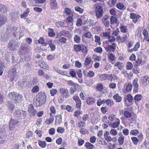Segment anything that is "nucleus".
Instances as JSON below:
<instances>
[{
  "label": "nucleus",
  "instance_id": "11",
  "mask_svg": "<svg viewBox=\"0 0 149 149\" xmlns=\"http://www.w3.org/2000/svg\"><path fill=\"white\" fill-rule=\"evenodd\" d=\"M17 118L13 119L11 118L9 123V127L10 130H12L15 128V126L19 123Z\"/></svg>",
  "mask_w": 149,
  "mask_h": 149
},
{
  "label": "nucleus",
  "instance_id": "55",
  "mask_svg": "<svg viewBox=\"0 0 149 149\" xmlns=\"http://www.w3.org/2000/svg\"><path fill=\"white\" fill-rule=\"evenodd\" d=\"M132 88V86L130 83H128L126 86V90L127 91L129 92L130 91Z\"/></svg>",
  "mask_w": 149,
  "mask_h": 149
},
{
  "label": "nucleus",
  "instance_id": "22",
  "mask_svg": "<svg viewBox=\"0 0 149 149\" xmlns=\"http://www.w3.org/2000/svg\"><path fill=\"white\" fill-rule=\"evenodd\" d=\"M7 20V18L4 15H0V26L4 24Z\"/></svg>",
  "mask_w": 149,
  "mask_h": 149
},
{
  "label": "nucleus",
  "instance_id": "1",
  "mask_svg": "<svg viewBox=\"0 0 149 149\" xmlns=\"http://www.w3.org/2000/svg\"><path fill=\"white\" fill-rule=\"evenodd\" d=\"M26 111L21 109H16L15 113V118L18 119H24L26 117Z\"/></svg>",
  "mask_w": 149,
  "mask_h": 149
},
{
  "label": "nucleus",
  "instance_id": "43",
  "mask_svg": "<svg viewBox=\"0 0 149 149\" xmlns=\"http://www.w3.org/2000/svg\"><path fill=\"white\" fill-rule=\"evenodd\" d=\"M91 60L90 58L87 56L84 63V65L87 66L89 65L91 62Z\"/></svg>",
  "mask_w": 149,
  "mask_h": 149
},
{
  "label": "nucleus",
  "instance_id": "15",
  "mask_svg": "<svg viewBox=\"0 0 149 149\" xmlns=\"http://www.w3.org/2000/svg\"><path fill=\"white\" fill-rule=\"evenodd\" d=\"M6 128L3 126L0 127V139H3L5 138L6 135Z\"/></svg>",
  "mask_w": 149,
  "mask_h": 149
},
{
  "label": "nucleus",
  "instance_id": "56",
  "mask_svg": "<svg viewBox=\"0 0 149 149\" xmlns=\"http://www.w3.org/2000/svg\"><path fill=\"white\" fill-rule=\"evenodd\" d=\"M115 115L114 114H111L109 115L108 119L111 121H113L116 119Z\"/></svg>",
  "mask_w": 149,
  "mask_h": 149
},
{
  "label": "nucleus",
  "instance_id": "36",
  "mask_svg": "<svg viewBox=\"0 0 149 149\" xmlns=\"http://www.w3.org/2000/svg\"><path fill=\"white\" fill-rule=\"evenodd\" d=\"M30 11L29 9V8L26 9L25 11L24 12V13L21 15V18H24L27 17Z\"/></svg>",
  "mask_w": 149,
  "mask_h": 149
},
{
  "label": "nucleus",
  "instance_id": "44",
  "mask_svg": "<svg viewBox=\"0 0 149 149\" xmlns=\"http://www.w3.org/2000/svg\"><path fill=\"white\" fill-rule=\"evenodd\" d=\"M125 99L128 101L129 102H132L133 100V98L132 95L130 94H128L127 95Z\"/></svg>",
  "mask_w": 149,
  "mask_h": 149
},
{
  "label": "nucleus",
  "instance_id": "52",
  "mask_svg": "<svg viewBox=\"0 0 149 149\" xmlns=\"http://www.w3.org/2000/svg\"><path fill=\"white\" fill-rule=\"evenodd\" d=\"M74 40L76 42L79 43L80 42L81 38L79 36L76 35L74 37Z\"/></svg>",
  "mask_w": 149,
  "mask_h": 149
},
{
  "label": "nucleus",
  "instance_id": "24",
  "mask_svg": "<svg viewBox=\"0 0 149 149\" xmlns=\"http://www.w3.org/2000/svg\"><path fill=\"white\" fill-rule=\"evenodd\" d=\"M87 104L89 105H92L95 103V100L93 97H88L86 101Z\"/></svg>",
  "mask_w": 149,
  "mask_h": 149
},
{
  "label": "nucleus",
  "instance_id": "54",
  "mask_svg": "<svg viewBox=\"0 0 149 149\" xmlns=\"http://www.w3.org/2000/svg\"><path fill=\"white\" fill-rule=\"evenodd\" d=\"M39 87L38 86H35L33 87L32 89V92L33 93H37L39 91Z\"/></svg>",
  "mask_w": 149,
  "mask_h": 149
},
{
  "label": "nucleus",
  "instance_id": "29",
  "mask_svg": "<svg viewBox=\"0 0 149 149\" xmlns=\"http://www.w3.org/2000/svg\"><path fill=\"white\" fill-rule=\"evenodd\" d=\"M121 136L118 138V142L120 145H122L124 143V136L120 133Z\"/></svg>",
  "mask_w": 149,
  "mask_h": 149
},
{
  "label": "nucleus",
  "instance_id": "5",
  "mask_svg": "<svg viewBox=\"0 0 149 149\" xmlns=\"http://www.w3.org/2000/svg\"><path fill=\"white\" fill-rule=\"evenodd\" d=\"M112 45H107L105 47V49L107 52H114L115 51L116 48V44L114 43H112Z\"/></svg>",
  "mask_w": 149,
  "mask_h": 149
},
{
  "label": "nucleus",
  "instance_id": "7",
  "mask_svg": "<svg viewBox=\"0 0 149 149\" xmlns=\"http://www.w3.org/2000/svg\"><path fill=\"white\" fill-rule=\"evenodd\" d=\"M36 97L40 100V101H41L45 104L46 100V96L45 93L43 92L39 93L37 95Z\"/></svg>",
  "mask_w": 149,
  "mask_h": 149
},
{
  "label": "nucleus",
  "instance_id": "25",
  "mask_svg": "<svg viewBox=\"0 0 149 149\" xmlns=\"http://www.w3.org/2000/svg\"><path fill=\"white\" fill-rule=\"evenodd\" d=\"M44 104L41 101H40V100L36 97V101H34L33 104L36 107H39Z\"/></svg>",
  "mask_w": 149,
  "mask_h": 149
},
{
  "label": "nucleus",
  "instance_id": "33",
  "mask_svg": "<svg viewBox=\"0 0 149 149\" xmlns=\"http://www.w3.org/2000/svg\"><path fill=\"white\" fill-rule=\"evenodd\" d=\"M97 23V22L95 20L90 19L88 21V24L89 26H91L95 25Z\"/></svg>",
  "mask_w": 149,
  "mask_h": 149
},
{
  "label": "nucleus",
  "instance_id": "30",
  "mask_svg": "<svg viewBox=\"0 0 149 149\" xmlns=\"http://www.w3.org/2000/svg\"><path fill=\"white\" fill-rule=\"evenodd\" d=\"M142 97V95L141 94L136 95L134 97V100L135 101V103H136L137 101L139 102L141 100Z\"/></svg>",
  "mask_w": 149,
  "mask_h": 149
},
{
  "label": "nucleus",
  "instance_id": "58",
  "mask_svg": "<svg viewBox=\"0 0 149 149\" xmlns=\"http://www.w3.org/2000/svg\"><path fill=\"white\" fill-rule=\"evenodd\" d=\"M117 7L118 9L121 10L125 9L123 4L120 3H118L117 4Z\"/></svg>",
  "mask_w": 149,
  "mask_h": 149
},
{
  "label": "nucleus",
  "instance_id": "28",
  "mask_svg": "<svg viewBox=\"0 0 149 149\" xmlns=\"http://www.w3.org/2000/svg\"><path fill=\"white\" fill-rule=\"evenodd\" d=\"M113 98L116 102H120L122 100V97L118 94H116L113 96Z\"/></svg>",
  "mask_w": 149,
  "mask_h": 149
},
{
  "label": "nucleus",
  "instance_id": "20",
  "mask_svg": "<svg viewBox=\"0 0 149 149\" xmlns=\"http://www.w3.org/2000/svg\"><path fill=\"white\" fill-rule=\"evenodd\" d=\"M38 65L40 66L41 68H43L46 70H48L49 67H48L47 65L43 61L41 60L38 62Z\"/></svg>",
  "mask_w": 149,
  "mask_h": 149
},
{
  "label": "nucleus",
  "instance_id": "38",
  "mask_svg": "<svg viewBox=\"0 0 149 149\" xmlns=\"http://www.w3.org/2000/svg\"><path fill=\"white\" fill-rule=\"evenodd\" d=\"M38 143L39 146L42 148H45L46 146L47 145L45 141H42L40 140H38Z\"/></svg>",
  "mask_w": 149,
  "mask_h": 149
},
{
  "label": "nucleus",
  "instance_id": "53",
  "mask_svg": "<svg viewBox=\"0 0 149 149\" xmlns=\"http://www.w3.org/2000/svg\"><path fill=\"white\" fill-rule=\"evenodd\" d=\"M106 103L109 106L111 107L113 104V101L110 99H107L106 100Z\"/></svg>",
  "mask_w": 149,
  "mask_h": 149
},
{
  "label": "nucleus",
  "instance_id": "27",
  "mask_svg": "<svg viewBox=\"0 0 149 149\" xmlns=\"http://www.w3.org/2000/svg\"><path fill=\"white\" fill-rule=\"evenodd\" d=\"M48 43L51 51H54L56 49V47L55 45L53 43L52 40H49L48 42Z\"/></svg>",
  "mask_w": 149,
  "mask_h": 149
},
{
  "label": "nucleus",
  "instance_id": "46",
  "mask_svg": "<svg viewBox=\"0 0 149 149\" xmlns=\"http://www.w3.org/2000/svg\"><path fill=\"white\" fill-rule=\"evenodd\" d=\"M133 67V65L132 63L130 62H127L126 65V68L127 70H131L132 68Z\"/></svg>",
  "mask_w": 149,
  "mask_h": 149
},
{
  "label": "nucleus",
  "instance_id": "8",
  "mask_svg": "<svg viewBox=\"0 0 149 149\" xmlns=\"http://www.w3.org/2000/svg\"><path fill=\"white\" fill-rule=\"evenodd\" d=\"M19 85L23 88H28L30 83L25 79H23L19 83Z\"/></svg>",
  "mask_w": 149,
  "mask_h": 149
},
{
  "label": "nucleus",
  "instance_id": "40",
  "mask_svg": "<svg viewBox=\"0 0 149 149\" xmlns=\"http://www.w3.org/2000/svg\"><path fill=\"white\" fill-rule=\"evenodd\" d=\"M56 123H58L59 124L62 122V117L61 115H58L56 117Z\"/></svg>",
  "mask_w": 149,
  "mask_h": 149
},
{
  "label": "nucleus",
  "instance_id": "14",
  "mask_svg": "<svg viewBox=\"0 0 149 149\" xmlns=\"http://www.w3.org/2000/svg\"><path fill=\"white\" fill-rule=\"evenodd\" d=\"M69 36L70 33L68 31L63 30L57 34L56 37L57 38H59L62 36L69 37Z\"/></svg>",
  "mask_w": 149,
  "mask_h": 149
},
{
  "label": "nucleus",
  "instance_id": "4",
  "mask_svg": "<svg viewBox=\"0 0 149 149\" xmlns=\"http://www.w3.org/2000/svg\"><path fill=\"white\" fill-rule=\"evenodd\" d=\"M18 68H14L10 70L8 72L9 76L11 77L12 79V81L14 80V78H15L17 73L19 71Z\"/></svg>",
  "mask_w": 149,
  "mask_h": 149
},
{
  "label": "nucleus",
  "instance_id": "48",
  "mask_svg": "<svg viewBox=\"0 0 149 149\" xmlns=\"http://www.w3.org/2000/svg\"><path fill=\"white\" fill-rule=\"evenodd\" d=\"M123 114L124 116L127 118H130L131 116V114L130 112L127 111H125Z\"/></svg>",
  "mask_w": 149,
  "mask_h": 149
},
{
  "label": "nucleus",
  "instance_id": "2",
  "mask_svg": "<svg viewBox=\"0 0 149 149\" xmlns=\"http://www.w3.org/2000/svg\"><path fill=\"white\" fill-rule=\"evenodd\" d=\"M95 12L96 17L97 18H101L102 17L104 13L103 7L101 6L96 4Z\"/></svg>",
  "mask_w": 149,
  "mask_h": 149
},
{
  "label": "nucleus",
  "instance_id": "49",
  "mask_svg": "<svg viewBox=\"0 0 149 149\" xmlns=\"http://www.w3.org/2000/svg\"><path fill=\"white\" fill-rule=\"evenodd\" d=\"M81 45H74V50L77 52H79L81 50Z\"/></svg>",
  "mask_w": 149,
  "mask_h": 149
},
{
  "label": "nucleus",
  "instance_id": "17",
  "mask_svg": "<svg viewBox=\"0 0 149 149\" xmlns=\"http://www.w3.org/2000/svg\"><path fill=\"white\" fill-rule=\"evenodd\" d=\"M72 98L76 102V107L80 109L81 107V103L79 97L77 96H75L73 97Z\"/></svg>",
  "mask_w": 149,
  "mask_h": 149
},
{
  "label": "nucleus",
  "instance_id": "47",
  "mask_svg": "<svg viewBox=\"0 0 149 149\" xmlns=\"http://www.w3.org/2000/svg\"><path fill=\"white\" fill-rule=\"evenodd\" d=\"M97 90L99 91H102L103 89L102 84L101 83H99L97 85L96 87Z\"/></svg>",
  "mask_w": 149,
  "mask_h": 149
},
{
  "label": "nucleus",
  "instance_id": "21",
  "mask_svg": "<svg viewBox=\"0 0 149 149\" xmlns=\"http://www.w3.org/2000/svg\"><path fill=\"white\" fill-rule=\"evenodd\" d=\"M136 62L137 63V65H134V67L137 68V67L140 65H143L144 63L142 60V58L140 57H137L136 60Z\"/></svg>",
  "mask_w": 149,
  "mask_h": 149
},
{
  "label": "nucleus",
  "instance_id": "26",
  "mask_svg": "<svg viewBox=\"0 0 149 149\" xmlns=\"http://www.w3.org/2000/svg\"><path fill=\"white\" fill-rule=\"evenodd\" d=\"M8 109L13 111L15 108V106L13 105L11 102L8 101L6 104Z\"/></svg>",
  "mask_w": 149,
  "mask_h": 149
},
{
  "label": "nucleus",
  "instance_id": "63",
  "mask_svg": "<svg viewBox=\"0 0 149 149\" xmlns=\"http://www.w3.org/2000/svg\"><path fill=\"white\" fill-rule=\"evenodd\" d=\"M56 72L59 74H60L63 75H66L67 74V72L61 70L60 69L57 70Z\"/></svg>",
  "mask_w": 149,
  "mask_h": 149
},
{
  "label": "nucleus",
  "instance_id": "12",
  "mask_svg": "<svg viewBox=\"0 0 149 149\" xmlns=\"http://www.w3.org/2000/svg\"><path fill=\"white\" fill-rule=\"evenodd\" d=\"M45 0H33L30 2L32 5L35 6H40L43 3Z\"/></svg>",
  "mask_w": 149,
  "mask_h": 149
},
{
  "label": "nucleus",
  "instance_id": "9",
  "mask_svg": "<svg viewBox=\"0 0 149 149\" xmlns=\"http://www.w3.org/2000/svg\"><path fill=\"white\" fill-rule=\"evenodd\" d=\"M138 79L137 78H135L133 81L132 85L133 87V91L134 92L136 93L138 92L139 85L138 83Z\"/></svg>",
  "mask_w": 149,
  "mask_h": 149
},
{
  "label": "nucleus",
  "instance_id": "60",
  "mask_svg": "<svg viewBox=\"0 0 149 149\" xmlns=\"http://www.w3.org/2000/svg\"><path fill=\"white\" fill-rule=\"evenodd\" d=\"M140 47L139 42H137L134 46L133 49L134 51H136Z\"/></svg>",
  "mask_w": 149,
  "mask_h": 149
},
{
  "label": "nucleus",
  "instance_id": "41",
  "mask_svg": "<svg viewBox=\"0 0 149 149\" xmlns=\"http://www.w3.org/2000/svg\"><path fill=\"white\" fill-rule=\"evenodd\" d=\"M120 32L122 33H126L127 32V29L124 26L120 25Z\"/></svg>",
  "mask_w": 149,
  "mask_h": 149
},
{
  "label": "nucleus",
  "instance_id": "19",
  "mask_svg": "<svg viewBox=\"0 0 149 149\" xmlns=\"http://www.w3.org/2000/svg\"><path fill=\"white\" fill-rule=\"evenodd\" d=\"M50 115L49 118L47 119L45 121V123L47 125H50L52 123L54 120V115H52V113H50Z\"/></svg>",
  "mask_w": 149,
  "mask_h": 149
},
{
  "label": "nucleus",
  "instance_id": "35",
  "mask_svg": "<svg viewBox=\"0 0 149 149\" xmlns=\"http://www.w3.org/2000/svg\"><path fill=\"white\" fill-rule=\"evenodd\" d=\"M49 30L48 33V36L50 37H54L55 36V33L54 32L53 29H49Z\"/></svg>",
  "mask_w": 149,
  "mask_h": 149
},
{
  "label": "nucleus",
  "instance_id": "16",
  "mask_svg": "<svg viewBox=\"0 0 149 149\" xmlns=\"http://www.w3.org/2000/svg\"><path fill=\"white\" fill-rule=\"evenodd\" d=\"M140 17V16L139 15L133 13H131L130 14V17L133 19L132 21L135 23L137 22Z\"/></svg>",
  "mask_w": 149,
  "mask_h": 149
},
{
  "label": "nucleus",
  "instance_id": "18",
  "mask_svg": "<svg viewBox=\"0 0 149 149\" xmlns=\"http://www.w3.org/2000/svg\"><path fill=\"white\" fill-rule=\"evenodd\" d=\"M49 5L51 9H54L57 8V3L56 0H49Z\"/></svg>",
  "mask_w": 149,
  "mask_h": 149
},
{
  "label": "nucleus",
  "instance_id": "3",
  "mask_svg": "<svg viewBox=\"0 0 149 149\" xmlns=\"http://www.w3.org/2000/svg\"><path fill=\"white\" fill-rule=\"evenodd\" d=\"M8 96L10 100H13V102H14L16 104L18 103L19 102L18 97L22 98L23 96L20 94L16 95L15 92H12L9 94Z\"/></svg>",
  "mask_w": 149,
  "mask_h": 149
},
{
  "label": "nucleus",
  "instance_id": "59",
  "mask_svg": "<svg viewBox=\"0 0 149 149\" xmlns=\"http://www.w3.org/2000/svg\"><path fill=\"white\" fill-rule=\"evenodd\" d=\"M94 51L98 53H101L102 52V49L100 47H97L94 49Z\"/></svg>",
  "mask_w": 149,
  "mask_h": 149
},
{
  "label": "nucleus",
  "instance_id": "23",
  "mask_svg": "<svg viewBox=\"0 0 149 149\" xmlns=\"http://www.w3.org/2000/svg\"><path fill=\"white\" fill-rule=\"evenodd\" d=\"M109 132L107 131L105 132L104 134V138L107 142L111 141H112V138L109 136Z\"/></svg>",
  "mask_w": 149,
  "mask_h": 149
},
{
  "label": "nucleus",
  "instance_id": "57",
  "mask_svg": "<svg viewBox=\"0 0 149 149\" xmlns=\"http://www.w3.org/2000/svg\"><path fill=\"white\" fill-rule=\"evenodd\" d=\"M108 41L110 42H112L115 41V38L112 36H109L108 38Z\"/></svg>",
  "mask_w": 149,
  "mask_h": 149
},
{
  "label": "nucleus",
  "instance_id": "37",
  "mask_svg": "<svg viewBox=\"0 0 149 149\" xmlns=\"http://www.w3.org/2000/svg\"><path fill=\"white\" fill-rule=\"evenodd\" d=\"M118 21L117 18L113 16H111L110 19V23L111 24H114L117 23Z\"/></svg>",
  "mask_w": 149,
  "mask_h": 149
},
{
  "label": "nucleus",
  "instance_id": "31",
  "mask_svg": "<svg viewBox=\"0 0 149 149\" xmlns=\"http://www.w3.org/2000/svg\"><path fill=\"white\" fill-rule=\"evenodd\" d=\"M7 11L6 7L4 5L0 3V13H6Z\"/></svg>",
  "mask_w": 149,
  "mask_h": 149
},
{
  "label": "nucleus",
  "instance_id": "42",
  "mask_svg": "<svg viewBox=\"0 0 149 149\" xmlns=\"http://www.w3.org/2000/svg\"><path fill=\"white\" fill-rule=\"evenodd\" d=\"M117 0H111V1L109 0L107 3L108 6L110 7H112L114 6L116 4Z\"/></svg>",
  "mask_w": 149,
  "mask_h": 149
},
{
  "label": "nucleus",
  "instance_id": "32",
  "mask_svg": "<svg viewBox=\"0 0 149 149\" xmlns=\"http://www.w3.org/2000/svg\"><path fill=\"white\" fill-rule=\"evenodd\" d=\"M84 146L86 148V149H93L94 147V146L89 142H86Z\"/></svg>",
  "mask_w": 149,
  "mask_h": 149
},
{
  "label": "nucleus",
  "instance_id": "10",
  "mask_svg": "<svg viewBox=\"0 0 149 149\" xmlns=\"http://www.w3.org/2000/svg\"><path fill=\"white\" fill-rule=\"evenodd\" d=\"M19 43L16 42H10L8 44V47L10 49L14 50L17 49L19 46Z\"/></svg>",
  "mask_w": 149,
  "mask_h": 149
},
{
  "label": "nucleus",
  "instance_id": "6",
  "mask_svg": "<svg viewBox=\"0 0 149 149\" xmlns=\"http://www.w3.org/2000/svg\"><path fill=\"white\" fill-rule=\"evenodd\" d=\"M29 50L27 45H21L19 50V52L22 55H24L28 53Z\"/></svg>",
  "mask_w": 149,
  "mask_h": 149
},
{
  "label": "nucleus",
  "instance_id": "13",
  "mask_svg": "<svg viewBox=\"0 0 149 149\" xmlns=\"http://www.w3.org/2000/svg\"><path fill=\"white\" fill-rule=\"evenodd\" d=\"M60 94L65 95V97L67 98L70 96L68 90L66 88H61L59 91Z\"/></svg>",
  "mask_w": 149,
  "mask_h": 149
},
{
  "label": "nucleus",
  "instance_id": "39",
  "mask_svg": "<svg viewBox=\"0 0 149 149\" xmlns=\"http://www.w3.org/2000/svg\"><path fill=\"white\" fill-rule=\"evenodd\" d=\"M115 66H117L118 68L120 70L122 69V67L123 66V64L122 63L119 62H116L114 65Z\"/></svg>",
  "mask_w": 149,
  "mask_h": 149
},
{
  "label": "nucleus",
  "instance_id": "61",
  "mask_svg": "<svg viewBox=\"0 0 149 149\" xmlns=\"http://www.w3.org/2000/svg\"><path fill=\"white\" fill-rule=\"evenodd\" d=\"M29 113L30 116L32 117L34 116H35L36 114V113L37 111L36 110L34 109L29 112Z\"/></svg>",
  "mask_w": 149,
  "mask_h": 149
},
{
  "label": "nucleus",
  "instance_id": "45",
  "mask_svg": "<svg viewBox=\"0 0 149 149\" xmlns=\"http://www.w3.org/2000/svg\"><path fill=\"white\" fill-rule=\"evenodd\" d=\"M65 109L68 112H72L73 111L74 109L72 106L69 105H67Z\"/></svg>",
  "mask_w": 149,
  "mask_h": 149
},
{
  "label": "nucleus",
  "instance_id": "51",
  "mask_svg": "<svg viewBox=\"0 0 149 149\" xmlns=\"http://www.w3.org/2000/svg\"><path fill=\"white\" fill-rule=\"evenodd\" d=\"M80 51L84 53H86L87 51L86 47L83 45H81Z\"/></svg>",
  "mask_w": 149,
  "mask_h": 149
},
{
  "label": "nucleus",
  "instance_id": "62",
  "mask_svg": "<svg viewBox=\"0 0 149 149\" xmlns=\"http://www.w3.org/2000/svg\"><path fill=\"white\" fill-rule=\"evenodd\" d=\"M74 9L76 11L79 12L80 14L82 13L84 11L83 9L81 8L78 6L75 7L74 8Z\"/></svg>",
  "mask_w": 149,
  "mask_h": 149
},
{
  "label": "nucleus",
  "instance_id": "34",
  "mask_svg": "<svg viewBox=\"0 0 149 149\" xmlns=\"http://www.w3.org/2000/svg\"><path fill=\"white\" fill-rule=\"evenodd\" d=\"M120 124V120L117 119L116 122L113 123L111 124V126L113 128H116Z\"/></svg>",
  "mask_w": 149,
  "mask_h": 149
},
{
  "label": "nucleus",
  "instance_id": "50",
  "mask_svg": "<svg viewBox=\"0 0 149 149\" xmlns=\"http://www.w3.org/2000/svg\"><path fill=\"white\" fill-rule=\"evenodd\" d=\"M64 22H63L59 21L56 23V26L58 27L64 26Z\"/></svg>",
  "mask_w": 149,
  "mask_h": 149
},
{
  "label": "nucleus",
  "instance_id": "64",
  "mask_svg": "<svg viewBox=\"0 0 149 149\" xmlns=\"http://www.w3.org/2000/svg\"><path fill=\"white\" fill-rule=\"evenodd\" d=\"M76 91L77 89L75 87H71L70 88L69 90L70 92L71 95H73Z\"/></svg>",
  "mask_w": 149,
  "mask_h": 149
}]
</instances>
